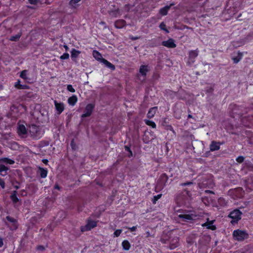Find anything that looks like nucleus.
Returning <instances> with one entry per match:
<instances>
[{
    "label": "nucleus",
    "instance_id": "nucleus-56",
    "mask_svg": "<svg viewBox=\"0 0 253 253\" xmlns=\"http://www.w3.org/2000/svg\"><path fill=\"white\" fill-rule=\"evenodd\" d=\"M71 146L72 147L73 149H75L76 145L74 143V141L73 139L71 142Z\"/></svg>",
    "mask_w": 253,
    "mask_h": 253
},
{
    "label": "nucleus",
    "instance_id": "nucleus-40",
    "mask_svg": "<svg viewBox=\"0 0 253 253\" xmlns=\"http://www.w3.org/2000/svg\"><path fill=\"white\" fill-rule=\"evenodd\" d=\"M162 194H160L159 195H157V196H154L152 200V203L153 204H155L157 202V201L161 198L162 197Z\"/></svg>",
    "mask_w": 253,
    "mask_h": 253
},
{
    "label": "nucleus",
    "instance_id": "nucleus-44",
    "mask_svg": "<svg viewBox=\"0 0 253 253\" xmlns=\"http://www.w3.org/2000/svg\"><path fill=\"white\" fill-rule=\"evenodd\" d=\"M122 232V229L116 230L114 233V237H119L120 235Z\"/></svg>",
    "mask_w": 253,
    "mask_h": 253
},
{
    "label": "nucleus",
    "instance_id": "nucleus-15",
    "mask_svg": "<svg viewBox=\"0 0 253 253\" xmlns=\"http://www.w3.org/2000/svg\"><path fill=\"white\" fill-rule=\"evenodd\" d=\"M214 220L210 221L209 219H208V221L203 223L202 225L203 227L206 226L208 229H211L212 230H214L216 229V226L215 225H213Z\"/></svg>",
    "mask_w": 253,
    "mask_h": 253
},
{
    "label": "nucleus",
    "instance_id": "nucleus-19",
    "mask_svg": "<svg viewBox=\"0 0 253 253\" xmlns=\"http://www.w3.org/2000/svg\"><path fill=\"white\" fill-rule=\"evenodd\" d=\"M9 169L7 167L5 166L2 164H0V174L2 176H5L7 174V171Z\"/></svg>",
    "mask_w": 253,
    "mask_h": 253
},
{
    "label": "nucleus",
    "instance_id": "nucleus-13",
    "mask_svg": "<svg viewBox=\"0 0 253 253\" xmlns=\"http://www.w3.org/2000/svg\"><path fill=\"white\" fill-rule=\"evenodd\" d=\"M114 8L108 10V13L110 16L113 17H117L120 14V9L113 5Z\"/></svg>",
    "mask_w": 253,
    "mask_h": 253
},
{
    "label": "nucleus",
    "instance_id": "nucleus-24",
    "mask_svg": "<svg viewBox=\"0 0 253 253\" xmlns=\"http://www.w3.org/2000/svg\"><path fill=\"white\" fill-rule=\"evenodd\" d=\"M93 57L97 60L102 62V59H104L102 57V55L97 51L94 50L93 52Z\"/></svg>",
    "mask_w": 253,
    "mask_h": 253
},
{
    "label": "nucleus",
    "instance_id": "nucleus-11",
    "mask_svg": "<svg viewBox=\"0 0 253 253\" xmlns=\"http://www.w3.org/2000/svg\"><path fill=\"white\" fill-rule=\"evenodd\" d=\"M162 44L168 48H174L176 46L174 43V41L172 39H169L167 41H163Z\"/></svg>",
    "mask_w": 253,
    "mask_h": 253
},
{
    "label": "nucleus",
    "instance_id": "nucleus-36",
    "mask_svg": "<svg viewBox=\"0 0 253 253\" xmlns=\"http://www.w3.org/2000/svg\"><path fill=\"white\" fill-rule=\"evenodd\" d=\"M12 185H13L14 187L16 189H18L19 188V184H20L19 182L17 180L14 179L11 181Z\"/></svg>",
    "mask_w": 253,
    "mask_h": 253
},
{
    "label": "nucleus",
    "instance_id": "nucleus-42",
    "mask_svg": "<svg viewBox=\"0 0 253 253\" xmlns=\"http://www.w3.org/2000/svg\"><path fill=\"white\" fill-rule=\"evenodd\" d=\"M194 183L192 181H188L186 182L181 183L180 184V186H190L193 185Z\"/></svg>",
    "mask_w": 253,
    "mask_h": 253
},
{
    "label": "nucleus",
    "instance_id": "nucleus-64",
    "mask_svg": "<svg viewBox=\"0 0 253 253\" xmlns=\"http://www.w3.org/2000/svg\"><path fill=\"white\" fill-rule=\"evenodd\" d=\"M42 162H43L44 164H46V165H47V163H48V160H47V159H43V160H42Z\"/></svg>",
    "mask_w": 253,
    "mask_h": 253
},
{
    "label": "nucleus",
    "instance_id": "nucleus-35",
    "mask_svg": "<svg viewBox=\"0 0 253 253\" xmlns=\"http://www.w3.org/2000/svg\"><path fill=\"white\" fill-rule=\"evenodd\" d=\"M10 198L14 204H16L20 201L17 196H10Z\"/></svg>",
    "mask_w": 253,
    "mask_h": 253
},
{
    "label": "nucleus",
    "instance_id": "nucleus-22",
    "mask_svg": "<svg viewBox=\"0 0 253 253\" xmlns=\"http://www.w3.org/2000/svg\"><path fill=\"white\" fill-rule=\"evenodd\" d=\"M71 58L73 60H74V59H76L79 56V54L81 53V51L79 50H77L75 48H73L71 51Z\"/></svg>",
    "mask_w": 253,
    "mask_h": 253
},
{
    "label": "nucleus",
    "instance_id": "nucleus-55",
    "mask_svg": "<svg viewBox=\"0 0 253 253\" xmlns=\"http://www.w3.org/2000/svg\"><path fill=\"white\" fill-rule=\"evenodd\" d=\"M140 38V37L129 36V39L133 41L139 39Z\"/></svg>",
    "mask_w": 253,
    "mask_h": 253
},
{
    "label": "nucleus",
    "instance_id": "nucleus-60",
    "mask_svg": "<svg viewBox=\"0 0 253 253\" xmlns=\"http://www.w3.org/2000/svg\"><path fill=\"white\" fill-rule=\"evenodd\" d=\"M213 88L211 87H210L208 89H207V92L209 93H211L213 91Z\"/></svg>",
    "mask_w": 253,
    "mask_h": 253
},
{
    "label": "nucleus",
    "instance_id": "nucleus-39",
    "mask_svg": "<svg viewBox=\"0 0 253 253\" xmlns=\"http://www.w3.org/2000/svg\"><path fill=\"white\" fill-rule=\"evenodd\" d=\"M6 219L8 221H9L11 224V223H15V222H17V221L16 219L14 218L13 217H12L10 216H7L6 217Z\"/></svg>",
    "mask_w": 253,
    "mask_h": 253
},
{
    "label": "nucleus",
    "instance_id": "nucleus-62",
    "mask_svg": "<svg viewBox=\"0 0 253 253\" xmlns=\"http://www.w3.org/2000/svg\"><path fill=\"white\" fill-rule=\"evenodd\" d=\"M54 188L56 189H58V190H60V186L57 184H56L54 185Z\"/></svg>",
    "mask_w": 253,
    "mask_h": 253
},
{
    "label": "nucleus",
    "instance_id": "nucleus-53",
    "mask_svg": "<svg viewBox=\"0 0 253 253\" xmlns=\"http://www.w3.org/2000/svg\"><path fill=\"white\" fill-rule=\"evenodd\" d=\"M165 128L167 130H171L172 131H174L173 129V127H172L170 125H166L165 126Z\"/></svg>",
    "mask_w": 253,
    "mask_h": 253
},
{
    "label": "nucleus",
    "instance_id": "nucleus-47",
    "mask_svg": "<svg viewBox=\"0 0 253 253\" xmlns=\"http://www.w3.org/2000/svg\"><path fill=\"white\" fill-rule=\"evenodd\" d=\"M67 89L69 91L71 92H75V89L73 87L72 85L71 84H68L67 87Z\"/></svg>",
    "mask_w": 253,
    "mask_h": 253
},
{
    "label": "nucleus",
    "instance_id": "nucleus-41",
    "mask_svg": "<svg viewBox=\"0 0 253 253\" xmlns=\"http://www.w3.org/2000/svg\"><path fill=\"white\" fill-rule=\"evenodd\" d=\"M8 226H9L11 230H15L18 228L17 222L15 223H11V225H8Z\"/></svg>",
    "mask_w": 253,
    "mask_h": 253
},
{
    "label": "nucleus",
    "instance_id": "nucleus-26",
    "mask_svg": "<svg viewBox=\"0 0 253 253\" xmlns=\"http://www.w3.org/2000/svg\"><path fill=\"white\" fill-rule=\"evenodd\" d=\"M156 107L151 108L148 111L147 113V117L149 118H151L154 116V115L156 113Z\"/></svg>",
    "mask_w": 253,
    "mask_h": 253
},
{
    "label": "nucleus",
    "instance_id": "nucleus-34",
    "mask_svg": "<svg viewBox=\"0 0 253 253\" xmlns=\"http://www.w3.org/2000/svg\"><path fill=\"white\" fill-rule=\"evenodd\" d=\"M27 72L28 71L26 70L22 71L20 73V77L24 80H27L28 79L27 77Z\"/></svg>",
    "mask_w": 253,
    "mask_h": 253
},
{
    "label": "nucleus",
    "instance_id": "nucleus-52",
    "mask_svg": "<svg viewBox=\"0 0 253 253\" xmlns=\"http://www.w3.org/2000/svg\"><path fill=\"white\" fill-rule=\"evenodd\" d=\"M41 143L42 146H48L49 144V142L48 141H42Z\"/></svg>",
    "mask_w": 253,
    "mask_h": 253
},
{
    "label": "nucleus",
    "instance_id": "nucleus-18",
    "mask_svg": "<svg viewBox=\"0 0 253 253\" xmlns=\"http://www.w3.org/2000/svg\"><path fill=\"white\" fill-rule=\"evenodd\" d=\"M101 63H103L107 67L110 68L111 70L114 71L115 70V66L111 63L107 61L106 59H102Z\"/></svg>",
    "mask_w": 253,
    "mask_h": 253
},
{
    "label": "nucleus",
    "instance_id": "nucleus-32",
    "mask_svg": "<svg viewBox=\"0 0 253 253\" xmlns=\"http://www.w3.org/2000/svg\"><path fill=\"white\" fill-rule=\"evenodd\" d=\"M81 0H71L69 1V4L73 8H76L77 6V3L80 1Z\"/></svg>",
    "mask_w": 253,
    "mask_h": 253
},
{
    "label": "nucleus",
    "instance_id": "nucleus-46",
    "mask_svg": "<svg viewBox=\"0 0 253 253\" xmlns=\"http://www.w3.org/2000/svg\"><path fill=\"white\" fill-rule=\"evenodd\" d=\"M244 157L242 156H240L236 158V161L239 163H241L244 161Z\"/></svg>",
    "mask_w": 253,
    "mask_h": 253
},
{
    "label": "nucleus",
    "instance_id": "nucleus-63",
    "mask_svg": "<svg viewBox=\"0 0 253 253\" xmlns=\"http://www.w3.org/2000/svg\"><path fill=\"white\" fill-rule=\"evenodd\" d=\"M17 191H14L12 192V193L10 196H17Z\"/></svg>",
    "mask_w": 253,
    "mask_h": 253
},
{
    "label": "nucleus",
    "instance_id": "nucleus-50",
    "mask_svg": "<svg viewBox=\"0 0 253 253\" xmlns=\"http://www.w3.org/2000/svg\"><path fill=\"white\" fill-rule=\"evenodd\" d=\"M29 86L26 84H22L20 85L19 89H29Z\"/></svg>",
    "mask_w": 253,
    "mask_h": 253
},
{
    "label": "nucleus",
    "instance_id": "nucleus-48",
    "mask_svg": "<svg viewBox=\"0 0 253 253\" xmlns=\"http://www.w3.org/2000/svg\"><path fill=\"white\" fill-rule=\"evenodd\" d=\"M36 249L40 251H44L45 250V248L43 245H39L37 247Z\"/></svg>",
    "mask_w": 253,
    "mask_h": 253
},
{
    "label": "nucleus",
    "instance_id": "nucleus-61",
    "mask_svg": "<svg viewBox=\"0 0 253 253\" xmlns=\"http://www.w3.org/2000/svg\"><path fill=\"white\" fill-rule=\"evenodd\" d=\"M202 200L204 203H206V202H208V199L206 197H202Z\"/></svg>",
    "mask_w": 253,
    "mask_h": 253
},
{
    "label": "nucleus",
    "instance_id": "nucleus-8",
    "mask_svg": "<svg viewBox=\"0 0 253 253\" xmlns=\"http://www.w3.org/2000/svg\"><path fill=\"white\" fill-rule=\"evenodd\" d=\"M199 51L198 49L194 50H191L189 52L188 61L187 64L189 65L192 64L194 61L196 57L198 55Z\"/></svg>",
    "mask_w": 253,
    "mask_h": 253
},
{
    "label": "nucleus",
    "instance_id": "nucleus-4",
    "mask_svg": "<svg viewBox=\"0 0 253 253\" xmlns=\"http://www.w3.org/2000/svg\"><path fill=\"white\" fill-rule=\"evenodd\" d=\"M178 217L185 222H191L199 218V216L194 213H188L181 214L178 215Z\"/></svg>",
    "mask_w": 253,
    "mask_h": 253
},
{
    "label": "nucleus",
    "instance_id": "nucleus-57",
    "mask_svg": "<svg viewBox=\"0 0 253 253\" xmlns=\"http://www.w3.org/2000/svg\"><path fill=\"white\" fill-rule=\"evenodd\" d=\"M184 192H185V194H186L188 197H190L191 194L189 191L187 190V189H184Z\"/></svg>",
    "mask_w": 253,
    "mask_h": 253
},
{
    "label": "nucleus",
    "instance_id": "nucleus-17",
    "mask_svg": "<svg viewBox=\"0 0 253 253\" xmlns=\"http://www.w3.org/2000/svg\"><path fill=\"white\" fill-rule=\"evenodd\" d=\"M174 3H171L169 5H167L160 9L159 13L162 15H166L170 9L171 6L173 5Z\"/></svg>",
    "mask_w": 253,
    "mask_h": 253
},
{
    "label": "nucleus",
    "instance_id": "nucleus-23",
    "mask_svg": "<svg viewBox=\"0 0 253 253\" xmlns=\"http://www.w3.org/2000/svg\"><path fill=\"white\" fill-rule=\"evenodd\" d=\"M40 175L42 178H45L47 176V170L45 169L40 167L39 168Z\"/></svg>",
    "mask_w": 253,
    "mask_h": 253
},
{
    "label": "nucleus",
    "instance_id": "nucleus-16",
    "mask_svg": "<svg viewBox=\"0 0 253 253\" xmlns=\"http://www.w3.org/2000/svg\"><path fill=\"white\" fill-rule=\"evenodd\" d=\"M148 65H141L140 66V68H139V73H140V74L144 76V77H145L146 76V74L149 71V69H148Z\"/></svg>",
    "mask_w": 253,
    "mask_h": 253
},
{
    "label": "nucleus",
    "instance_id": "nucleus-12",
    "mask_svg": "<svg viewBox=\"0 0 253 253\" xmlns=\"http://www.w3.org/2000/svg\"><path fill=\"white\" fill-rule=\"evenodd\" d=\"M54 103L57 114L60 115L64 110V104L61 102L58 103L56 100H54Z\"/></svg>",
    "mask_w": 253,
    "mask_h": 253
},
{
    "label": "nucleus",
    "instance_id": "nucleus-37",
    "mask_svg": "<svg viewBox=\"0 0 253 253\" xmlns=\"http://www.w3.org/2000/svg\"><path fill=\"white\" fill-rule=\"evenodd\" d=\"M166 25L164 23V22H162L160 24V26H159V27H160V28L161 30H163L165 31L167 33H169V31L166 28Z\"/></svg>",
    "mask_w": 253,
    "mask_h": 253
},
{
    "label": "nucleus",
    "instance_id": "nucleus-27",
    "mask_svg": "<svg viewBox=\"0 0 253 253\" xmlns=\"http://www.w3.org/2000/svg\"><path fill=\"white\" fill-rule=\"evenodd\" d=\"M240 107L237 106L236 105H234V107L232 109V111L233 113L237 114L239 116H242L243 113L241 112H239Z\"/></svg>",
    "mask_w": 253,
    "mask_h": 253
},
{
    "label": "nucleus",
    "instance_id": "nucleus-28",
    "mask_svg": "<svg viewBox=\"0 0 253 253\" xmlns=\"http://www.w3.org/2000/svg\"><path fill=\"white\" fill-rule=\"evenodd\" d=\"M196 234H192L187 238V242L189 244H193L194 242V239L196 238Z\"/></svg>",
    "mask_w": 253,
    "mask_h": 253
},
{
    "label": "nucleus",
    "instance_id": "nucleus-30",
    "mask_svg": "<svg viewBox=\"0 0 253 253\" xmlns=\"http://www.w3.org/2000/svg\"><path fill=\"white\" fill-rule=\"evenodd\" d=\"M210 240L211 237L210 236L204 235L202 237L201 239L199 240V242L200 244H203V242L204 241L209 243L210 241Z\"/></svg>",
    "mask_w": 253,
    "mask_h": 253
},
{
    "label": "nucleus",
    "instance_id": "nucleus-3",
    "mask_svg": "<svg viewBox=\"0 0 253 253\" xmlns=\"http://www.w3.org/2000/svg\"><path fill=\"white\" fill-rule=\"evenodd\" d=\"M233 237L235 240L243 241L249 237V234L244 230L237 229L233 231Z\"/></svg>",
    "mask_w": 253,
    "mask_h": 253
},
{
    "label": "nucleus",
    "instance_id": "nucleus-38",
    "mask_svg": "<svg viewBox=\"0 0 253 253\" xmlns=\"http://www.w3.org/2000/svg\"><path fill=\"white\" fill-rule=\"evenodd\" d=\"M218 203L221 206H225L226 205V202L223 198H220L218 200Z\"/></svg>",
    "mask_w": 253,
    "mask_h": 253
},
{
    "label": "nucleus",
    "instance_id": "nucleus-51",
    "mask_svg": "<svg viewBox=\"0 0 253 253\" xmlns=\"http://www.w3.org/2000/svg\"><path fill=\"white\" fill-rule=\"evenodd\" d=\"M22 84H20V81L18 80L17 82L15 83L14 86L16 87L18 89H19L20 85H21Z\"/></svg>",
    "mask_w": 253,
    "mask_h": 253
},
{
    "label": "nucleus",
    "instance_id": "nucleus-45",
    "mask_svg": "<svg viewBox=\"0 0 253 253\" xmlns=\"http://www.w3.org/2000/svg\"><path fill=\"white\" fill-rule=\"evenodd\" d=\"M69 58V54L68 53H64L62 55L60 56V59L64 60V59H67Z\"/></svg>",
    "mask_w": 253,
    "mask_h": 253
},
{
    "label": "nucleus",
    "instance_id": "nucleus-49",
    "mask_svg": "<svg viewBox=\"0 0 253 253\" xmlns=\"http://www.w3.org/2000/svg\"><path fill=\"white\" fill-rule=\"evenodd\" d=\"M0 186H1L2 189H4L5 187V182L4 181L0 178Z\"/></svg>",
    "mask_w": 253,
    "mask_h": 253
},
{
    "label": "nucleus",
    "instance_id": "nucleus-43",
    "mask_svg": "<svg viewBox=\"0 0 253 253\" xmlns=\"http://www.w3.org/2000/svg\"><path fill=\"white\" fill-rule=\"evenodd\" d=\"M143 141L146 144L148 143L150 141V140L149 139L148 136L146 135V134H144L143 138Z\"/></svg>",
    "mask_w": 253,
    "mask_h": 253
},
{
    "label": "nucleus",
    "instance_id": "nucleus-25",
    "mask_svg": "<svg viewBox=\"0 0 253 253\" xmlns=\"http://www.w3.org/2000/svg\"><path fill=\"white\" fill-rule=\"evenodd\" d=\"M123 249L124 250L128 251L130 248V244L127 240H124L122 242Z\"/></svg>",
    "mask_w": 253,
    "mask_h": 253
},
{
    "label": "nucleus",
    "instance_id": "nucleus-5",
    "mask_svg": "<svg viewBox=\"0 0 253 253\" xmlns=\"http://www.w3.org/2000/svg\"><path fill=\"white\" fill-rule=\"evenodd\" d=\"M242 212L238 209H236L230 212L228 217L232 218L231 223L232 224L237 223L238 221L241 219Z\"/></svg>",
    "mask_w": 253,
    "mask_h": 253
},
{
    "label": "nucleus",
    "instance_id": "nucleus-58",
    "mask_svg": "<svg viewBox=\"0 0 253 253\" xmlns=\"http://www.w3.org/2000/svg\"><path fill=\"white\" fill-rule=\"evenodd\" d=\"M128 229L130 231H134L136 230V226H133L132 227H129V228H128Z\"/></svg>",
    "mask_w": 253,
    "mask_h": 253
},
{
    "label": "nucleus",
    "instance_id": "nucleus-14",
    "mask_svg": "<svg viewBox=\"0 0 253 253\" xmlns=\"http://www.w3.org/2000/svg\"><path fill=\"white\" fill-rule=\"evenodd\" d=\"M115 27L117 29H121L126 25V21L123 19H119L115 21Z\"/></svg>",
    "mask_w": 253,
    "mask_h": 253
},
{
    "label": "nucleus",
    "instance_id": "nucleus-29",
    "mask_svg": "<svg viewBox=\"0 0 253 253\" xmlns=\"http://www.w3.org/2000/svg\"><path fill=\"white\" fill-rule=\"evenodd\" d=\"M238 56L237 57H234L232 58V60H233L234 63H238L241 59H242L243 54L242 53L240 52H238Z\"/></svg>",
    "mask_w": 253,
    "mask_h": 253
},
{
    "label": "nucleus",
    "instance_id": "nucleus-54",
    "mask_svg": "<svg viewBox=\"0 0 253 253\" xmlns=\"http://www.w3.org/2000/svg\"><path fill=\"white\" fill-rule=\"evenodd\" d=\"M28 1L32 4H36L38 2V0H28Z\"/></svg>",
    "mask_w": 253,
    "mask_h": 253
},
{
    "label": "nucleus",
    "instance_id": "nucleus-2",
    "mask_svg": "<svg viewBox=\"0 0 253 253\" xmlns=\"http://www.w3.org/2000/svg\"><path fill=\"white\" fill-rule=\"evenodd\" d=\"M29 132L30 136L34 140H38L42 137L40 128L35 125L30 126Z\"/></svg>",
    "mask_w": 253,
    "mask_h": 253
},
{
    "label": "nucleus",
    "instance_id": "nucleus-59",
    "mask_svg": "<svg viewBox=\"0 0 253 253\" xmlns=\"http://www.w3.org/2000/svg\"><path fill=\"white\" fill-rule=\"evenodd\" d=\"M205 193L206 194H209V193H211V194H214V193L213 191H211V190H206L205 191Z\"/></svg>",
    "mask_w": 253,
    "mask_h": 253
},
{
    "label": "nucleus",
    "instance_id": "nucleus-9",
    "mask_svg": "<svg viewBox=\"0 0 253 253\" xmlns=\"http://www.w3.org/2000/svg\"><path fill=\"white\" fill-rule=\"evenodd\" d=\"M97 226L96 221L91 220H88L87 224L81 228L82 231H88Z\"/></svg>",
    "mask_w": 253,
    "mask_h": 253
},
{
    "label": "nucleus",
    "instance_id": "nucleus-6",
    "mask_svg": "<svg viewBox=\"0 0 253 253\" xmlns=\"http://www.w3.org/2000/svg\"><path fill=\"white\" fill-rule=\"evenodd\" d=\"M17 132L21 138H26L28 135V130L23 124H18Z\"/></svg>",
    "mask_w": 253,
    "mask_h": 253
},
{
    "label": "nucleus",
    "instance_id": "nucleus-1",
    "mask_svg": "<svg viewBox=\"0 0 253 253\" xmlns=\"http://www.w3.org/2000/svg\"><path fill=\"white\" fill-rule=\"evenodd\" d=\"M169 177L166 173H162L159 177L155 187L156 190L161 191L168 183Z\"/></svg>",
    "mask_w": 253,
    "mask_h": 253
},
{
    "label": "nucleus",
    "instance_id": "nucleus-21",
    "mask_svg": "<svg viewBox=\"0 0 253 253\" xmlns=\"http://www.w3.org/2000/svg\"><path fill=\"white\" fill-rule=\"evenodd\" d=\"M78 99L77 97L74 95L71 97H70L68 99V103L72 106H74L76 102H77Z\"/></svg>",
    "mask_w": 253,
    "mask_h": 253
},
{
    "label": "nucleus",
    "instance_id": "nucleus-20",
    "mask_svg": "<svg viewBox=\"0 0 253 253\" xmlns=\"http://www.w3.org/2000/svg\"><path fill=\"white\" fill-rule=\"evenodd\" d=\"M0 163H3L6 164L12 165L15 162L14 160L8 158H0Z\"/></svg>",
    "mask_w": 253,
    "mask_h": 253
},
{
    "label": "nucleus",
    "instance_id": "nucleus-10",
    "mask_svg": "<svg viewBox=\"0 0 253 253\" xmlns=\"http://www.w3.org/2000/svg\"><path fill=\"white\" fill-rule=\"evenodd\" d=\"M223 142L212 141L210 145V151L212 152L218 150L220 149V145L223 144Z\"/></svg>",
    "mask_w": 253,
    "mask_h": 253
},
{
    "label": "nucleus",
    "instance_id": "nucleus-31",
    "mask_svg": "<svg viewBox=\"0 0 253 253\" xmlns=\"http://www.w3.org/2000/svg\"><path fill=\"white\" fill-rule=\"evenodd\" d=\"M21 34L18 33L15 36H12L10 37L9 40L11 41H14V42L18 41L19 40V39H20V38L21 37Z\"/></svg>",
    "mask_w": 253,
    "mask_h": 253
},
{
    "label": "nucleus",
    "instance_id": "nucleus-33",
    "mask_svg": "<svg viewBox=\"0 0 253 253\" xmlns=\"http://www.w3.org/2000/svg\"><path fill=\"white\" fill-rule=\"evenodd\" d=\"M145 123L146 125L151 126L152 128H156V124L152 121L145 120Z\"/></svg>",
    "mask_w": 253,
    "mask_h": 253
},
{
    "label": "nucleus",
    "instance_id": "nucleus-7",
    "mask_svg": "<svg viewBox=\"0 0 253 253\" xmlns=\"http://www.w3.org/2000/svg\"><path fill=\"white\" fill-rule=\"evenodd\" d=\"M94 108V104L91 103L88 104L85 108L84 113L82 115L81 117L84 118L89 117L91 115Z\"/></svg>",
    "mask_w": 253,
    "mask_h": 253
}]
</instances>
